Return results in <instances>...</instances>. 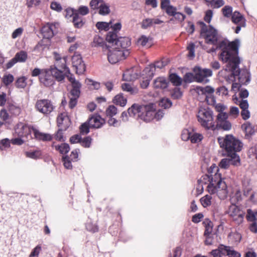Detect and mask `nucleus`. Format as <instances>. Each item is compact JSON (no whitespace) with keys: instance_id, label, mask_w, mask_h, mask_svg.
<instances>
[{"instance_id":"5fc2aeb1","label":"nucleus","mask_w":257,"mask_h":257,"mask_svg":"<svg viewBox=\"0 0 257 257\" xmlns=\"http://www.w3.org/2000/svg\"><path fill=\"white\" fill-rule=\"evenodd\" d=\"M230 165V161H229V159L227 158H224L222 159L219 164V166L221 168L224 169L228 168Z\"/></svg>"},{"instance_id":"338daca9","label":"nucleus","mask_w":257,"mask_h":257,"mask_svg":"<svg viewBox=\"0 0 257 257\" xmlns=\"http://www.w3.org/2000/svg\"><path fill=\"white\" fill-rule=\"evenodd\" d=\"M41 250V246L39 245H37L31 251L29 257H38Z\"/></svg>"},{"instance_id":"4be33fe9","label":"nucleus","mask_w":257,"mask_h":257,"mask_svg":"<svg viewBox=\"0 0 257 257\" xmlns=\"http://www.w3.org/2000/svg\"><path fill=\"white\" fill-rule=\"evenodd\" d=\"M226 246L220 244L217 249H213L209 252L211 257H221L222 254H225Z\"/></svg>"},{"instance_id":"49530a36","label":"nucleus","mask_w":257,"mask_h":257,"mask_svg":"<svg viewBox=\"0 0 257 257\" xmlns=\"http://www.w3.org/2000/svg\"><path fill=\"white\" fill-rule=\"evenodd\" d=\"M62 162L65 168L67 169H71L72 168V161L70 159L68 155L62 157Z\"/></svg>"},{"instance_id":"c03bdc74","label":"nucleus","mask_w":257,"mask_h":257,"mask_svg":"<svg viewBox=\"0 0 257 257\" xmlns=\"http://www.w3.org/2000/svg\"><path fill=\"white\" fill-rule=\"evenodd\" d=\"M172 105L171 101L168 98H162L159 102V105L165 109L170 108Z\"/></svg>"},{"instance_id":"3c124183","label":"nucleus","mask_w":257,"mask_h":257,"mask_svg":"<svg viewBox=\"0 0 257 257\" xmlns=\"http://www.w3.org/2000/svg\"><path fill=\"white\" fill-rule=\"evenodd\" d=\"M92 139L90 137L88 136L83 139H81L80 144L82 146L85 148H89L91 144Z\"/></svg>"},{"instance_id":"0e129e2a","label":"nucleus","mask_w":257,"mask_h":257,"mask_svg":"<svg viewBox=\"0 0 257 257\" xmlns=\"http://www.w3.org/2000/svg\"><path fill=\"white\" fill-rule=\"evenodd\" d=\"M9 110L11 113L15 115H19L21 112L20 108L14 105H10Z\"/></svg>"},{"instance_id":"a18cd8bd","label":"nucleus","mask_w":257,"mask_h":257,"mask_svg":"<svg viewBox=\"0 0 257 257\" xmlns=\"http://www.w3.org/2000/svg\"><path fill=\"white\" fill-rule=\"evenodd\" d=\"M117 112V108L113 105H109L106 110V115L109 117L113 116Z\"/></svg>"},{"instance_id":"2f4dec72","label":"nucleus","mask_w":257,"mask_h":257,"mask_svg":"<svg viewBox=\"0 0 257 257\" xmlns=\"http://www.w3.org/2000/svg\"><path fill=\"white\" fill-rule=\"evenodd\" d=\"M15 57L18 62H25L28 58V54L26 51H21L17 52Z\"/></svg>"},{"instance_id":"864d4df0","label":"nucleus","mask_w":257,"mask_h":257,"mask_svg":"<svg viewBox=\"0 0 257 257\" xmlns=\"http://www.w3.org/2000/svg\"><path fill=\"white\" fill-rule=\"evenodd\" d=\"M217 126L224 131H229L231 128V124L228 120L220 122V124L217 125Z\"/></svg>"},{"instance_id":"a211bd4d","label":"nucleus","mask_w":257,"mask_h":257,"mask_svg":"<svg viewBox=\"0 0 257 257\" xmlns=\"http://www.w3.org/2000/svg\"><path fill=\"white\" fill-rule=\"evenodd\" d=\"M71 12L73 15V23L75 28H80L84 25L85 22L83 18L78 15V13H74V9H71L67 11V12Z\"/></svg>"},{"instance_id":"4468645a","label":"nucleus","mask_w":257,"mask_h":257,"mask_svg":"<svg viewBox=\"0 0 257 257\" xmlns=\"http://www.w3.org/2000/svg\"><path fill=\"white\" fill-rule=\"evenodd\" d=\"M57 125L59 127H64L65 130L69 127L70 119L65 113H60L57 117Z\"/></svg>"},{"instance_id":"c85d7f7f","label":"nucleus","mask_w":257,"mask_h":257,"mask_svg":"<svg viewBox=\"0 0 257 257\" xmlns=\"http://www.w3.org/2000/svg\"><path fill=\"white\" fill-rule=\"evenodd\" d=\"M155 70L156 69L154 64H151L144 69L143 75L145 74L146 77L150 78V79H152L154 75Z\"/></svg>"},{"instance_id":"7c9ffc66","label":"nucleus","mask_w":257,"mask_h":257,"mask_svg":"<svg viewBox=\"0 0 257 257\" xmlns=\"http://www.w3.org/2000/svg\"><path fill=\"white\" fill-rule=\"evenodd\" d=\"M104 44L103 38L99 36L96 35L93 38L91 46L93 47H103Z\"/></svg>"},{"instance_id":"ea45409f","label":"nucleus","mask_w":257,"mask_h":257,"mask_svg":"<svg viewBox=\"0 0 257 257\" xmlns=\"http://www.w3.org/2000/svg\"><path fill=\"white\" fill-rule=\"evenodd\" d=\"M25 154L27 157L35 160L40 158L41 156V152L37 150L32 152H26Z\"/></svg>"},{"instance_id":"473e14b6","label":"nucleus","mask_w":257,"mask_h":257,"mask_svg":"<svg viewBox=\"0 0 257 257\" xmlns=\"http://www.w3.org/2000/svg\"><path fill=\"white\" fill-rule=\"evenodd\" d=\"M111 21H110L109 23L105 22H98L96 24V27L99 31H107L109 30L110 25L111 24Z\"/></svg>"},{"instance_id":"13d9d810","label":"nucleus","mask_w":257,"mask_h":257,"mask_svg":"<svg viewBox=\"0 0 257 257\" xmlns=\"http://www.w3.org/2000/svg\"><path fill=\"white\" fill-rule=\"evenodd\" d=\"M183 79L186 83L192 82L194 79L195 80L194 74L191 72L186 73L184 76Z\"/></svg>"},{"instance_id":"603ef678","label":"nucleus","mask_w":257,"mask_h":257,"mask_svg":"<svg viewBox=\"0 0 257 257\" xmlns=\"http://www.w3.org/2000/svg\"><path fill=\"white\" fill-rule=\"evenodd\" d=\"M223 15L226 18L232 16V8L229 6H225L222 10Z\"/></svg>"},{"instance_id":"bb28decb","label":"nucleus","mask_w":257,"mask_h":257,"mask_svg":"<svg viewBox=\"0 0 257 257\" xmlns=\"http://www.w3.org/2000/svg\"><path fill=\"white\" fill-rule=\"evenodd\" d=\"M138 74L131 70H127L123 74V79L126 81H134L138 78Z\"/></svg>"},{"instance_id":"b1692460","label":"nucleus","mask_w":257,"mask_h":257,"mask_svg":"<svg viewBox=\"0 0 257 257\" xmlns=\"http://www.w3.org/2000/svg\"><path fill=\"white\" fill-rule=\"evenodd\" d=\"M72 89L70 91L71 96H75L79 97L80 95V89L81 88V84L80 82L72 84Z\"/></svg>"},{"instance_id":"9d476101","label":"nucleus","mask_w":257,"mask_h":257,"mask_svg":"<svg viewBox=\"0 0 257 257\" xmlns=\"http://www.w3.org/2000/svg\"><path fill=\"white\" fill-rule=\"evenodd\" d=\"M154 105L153 104H150L145 107L144 112H142L141 114H139V117L145 122H150L154 119Z\"/></svg>"},{"instance_id":"f704fd0d","label":"nucleus","mask_w":257,"mask_h":257,"mask_svg":"<svg viewBox=\"0 0 257 257\" xmlns=\"http://www.w3.org/2000/svg\"><path fill=\"white\" fill-rule=\"evenodd\" d=\"M26 80L25 76L18 78L15 82L16 86L18 88H24L27 85Z\"/></svg>"},{"instance_id":"37998d69","label":"nucleus","mask_w":257,"mask_h":257,"mask_svg":"<svg viewBox=\"0 0 257 257\" xmlns=\"http://www.w3.org/2000/svg\"><path fill=\"white\" fill-rule=\"evenodd\" d=\"M227 156L231 158V159H229V161H230V165L236 166L239 165L240 158L239 156H238L236 153H235V155H232L231 154H230L227 155Z\"/></svg>"},{"instance_id":"dca6fc26","label":"nucleus","mask_w":257,"mask_h":257,"mask_svg":"<svg viewBox=\"0 0 257 257\" xmlns=\"http://www.w3.org/2000/svg\"><path fill=\"white\" fill-rule=\"evenodd\" d=\"M107 59L110 63H116L121 60L120 52L115 48L113 50H109L107 54Z\"/></svg>"},{"instance_id":"69168bd1","label":"nucleus","mask_w":257,"mask_h":257,"mask_svg":"<svg viewBox=\"0 0 257 257\" xmlns=\"http://www.w3.org/2000/svg\"><path fill=\"white\" fill-rule=\"evenodd\" d=\"M213 17V11L211 10H208L206 11L204 17V20L207 23L209 24L212 20Z\"/></svg>"},{"instance_id":"20e7f679","label":"nucleus","mask_w":257,"mask_h":257,"mask_svg":"<svg viewBox=\"0 0 257 257\" xmlns=\"http://www.w3.org/2000/svg\"><path fill=\"white\" fill-rule=\"evenodd\" d=\"M220 147L224 149L227 155H235V153L240 152L243 147L242 143L231 135H226L223 143H219Z\"/></svg>"},{"instance_id":"680f3d73","label":"nucleus","mask_w":257,"mask_h":257,"mask_svg":"<svg viewBox=\"0 0 257 257\" xmlns=\"http://www.w3.org/2000/svg\"><path fill=\"white\" fill-rule=\"evenodd\" d=\"M219 168L215 164H213L207 170L208 174L209 176H213V173L215 174L216 172L218 173Z\"/></svg>"},{"instance_id":"e2e57ef3","label":"nucleus","mask_w":257,"mask_h":257,"mask_svg":"<svg viewBox=\"0 0 257 257\" xmlns=\"http://www.w3.org/2000/svg\"><path fill=\"white\" fill-rule=\"evenodd\" d=\"M169 61L168 60H161V61H158L156 62V63L154 64V66H155V69L157 68L162 69L165 66H166Z\"/></svg>"},{"instance_id":"f257e3e1","label":"nucleus","mask_w":257,"mask_h":257,"mask_svg":"<svg viewBox=\"0 0 257 257\" xmlns=\"http://www.w3.org/2000/svg\"><path fill=\"white\" fill-rule=\"evenodd\" d=\"M200 27V35L205 40L206 44L217 45V48L221 52L220 57L227 63L225 70L231 72V76L234 78L237 76L240 83L247 85L250 81V75L247 71H241L239 68L240 63L238 56L239 40L237 39L229 42L226 39L220 40V35L217 30L212 25H207L202 21L197 22Z\"/></svg>"},{"instance_id":"58836bf2","label":"nucleus","mask_w":257,"mask_h":257,"mask_svg":"<svg viewBox=\"0 0 257 257\" xmlns=\"http://www.w3.org/2000/svg\"><path fill=\"white\" fill-rule=\"evenodd\" d=\"M203 139V136L199 133H191L190 141L192 143H197L202 141Z\"/></svg>"},{"instance_id":"72a5a7b5","label":"nucleus","mask_w":257,"mask_h":257,"mask_svg":"<svg viewBox=\"0 0 257 257\" xmlns=\"http://www.w3.org/2000/svg\"><path fill=\"white\" fill-rule=\"evenodd\" d=\"M98 14L102 16H105L109 14V6L106 4H101L99 7Z\"/></svg>"},{"instance_id":"c9c22d12","label":"nucleus","mask_w":257,"mask_h":257,"mask_svg":"<svg viewBox=\"0 0 257 257\" xmlns=\"http://www.w3.org/2000/svg\"><path fill=\"white\" fill-rule=\"evenodd\" d=\"M246 218L248 221L256 222L257 220V211H253L251 209H247Z\"/></svg>"},{"instance_id":"9b49d317","label":"nucleus","mask_w":257,"mask_h":257,"mask_svg":"<svg viewBox=\"0 0 257 257\" xmlns=\"http://www.w3.org/2000/svg\"><path fill=\"white\" fill-rule=\"evenodd\" d=\"M56 29V27L55 24L47 23L41 28V34L44 39L50 40L55 35Z\"/></svg>"},{"instance_id":"a878e982","label":"nucleus","mask_w":257,"mask_h":257,"mask_svg":"<svg viewBox=\"0 0 257 257\" xmlns=\"http://www.w3.org/2000/svg\"><path fill=\"white\" fill-rule=\"evenodd\" d=\"M231 20L235 24H241L242 22H245V20L243 16L238 11H235L231 16Z\"/></svg>"},{"instance_id":"f03ea898","label":"nucleus","mask_w":257,"mask_h":257,"mask_svg":"<svg viewBox=\"0 0 257 257\" xmlns=\"http://www.w3.org/2000/svg\"><path fill=\"white\" fill-rule=\"evenodd\" d=\"M198 184H207V190L210 194H217L221 199L225 198L227 194V185L221 178V175L217 172L213 176L205 174L198 180Z\"/></svg>"},{"instance_id":"052dcab7","label":"nucleus","mask_w":257,"mask_h":257,"mask_svg":"<svg viewBox=\"0 0 257 257\" xmlns=\"http://www.w3.org/2000/svg\"><path fill=\"white\" fill-rule=\"evenodd\" d=\"M11 140L9 139H4L0 141V149L3 150L10 147Z\"/></svg>"},{"instance_id":"423d86ee","label":"nucleus","mask_w":257,"mask_h":257,"mask_svg":"<svg viewBox=\"0 0 257 257\" xmlns=\"http://www.w3.org/2000/svg\"><path fill=\"white\" fill-rule=\"evenodd\" d=\"M193 71L195 80L198 83H208L209 80L207 78L212 75V71L210 69L202 68L200 66L194 67Z\"/></svg>"},{"instance_id":"412c9836","label":"nucleus","mask_w":257,"mask_h":257,"mask_svg":"<svg viewBox=\"0 0 257 257\" xmlns=\"http://www.w3.org/2000/svg\"><path fill=\"white\" fill-rule=\"evenodd\" d=\"M142 107L138 104H134L130 107L128 109V113L130 117H136L137 116L139 117V114H141L140 113L142 112Z\"/></svg>"},{"instance_id":"7ed1b4c3","label":"nucleus","mask_w":257,"mask_h":257,"mask_svg":"<svg viewBox=\"0 0 257 257\" xmlns=\"http://www.w3.org/2000/svg\"><path fill=\"white\" fill-rule=\"evenodd\" d=\"M65 78V75L63 71L59 69L56 66H51L49 68L43 69L42 73L39 81L46 87L53 86L55 80L58 82H62Z\"/></svg>"},{"instance_id":"39448f33","label":"nucleus","mask_w":257,"mask_h":257,"mask_svg":"<svg viewBox=\"0 0 257 257\" xmlns=\"http://www.w3.org/2000/svg\"><path fill=\"white\" fill-rule=\"evenodd\" d=\"M213 116V111L209 108L200 109L197 115L198 122L206 130H213L214 128Z\"/></svg>"},{"instance_id":"4c0bfd02","label":"nucleus","mask_w":257,"mask_h":257,"mask_svg":"<svg viewBox=\"0 0 257 257\" xmlns=\"http://www.w3.org/2000/svg\"><path fill=\"white\" fill-rule=\"evenodd\" d=\"M90 125L88 120L82 123L79 127L80 134L82 135H86L89 132Z\"/></svg>"},{"instance_id":"aec40b11","label":"nucleus","mask_w":257,"mask_h":257,"mask_svg":"<svg viewBox=\"0 0 257 257\" xmlns=\"http://www.w3.org/2000/svg\"><path fill=\"white\" fill-rule=\"evenodd\" d=\"M168 86V81L165 77H159L154 81V87L156 89H165Z\"/></svg>"},{"instance_id":"393cba45","label":"nucleus","mask_w":257,"mask_h":257,"mask_svg":"<svg viewBox=\"0 0 257 257\" xmlns=\"http://www.w3.org/2000/svg\"><path fill=\"white\" fill-rule=\"evenodd\" d=\"M52 147L55 148L56 150L58 151L61 154H66L70 151L69 145L67 143H63L58 145H54L53 144Z\"/></svg>"},{"instance_id":"2eb2a0df","label":"nucleus","mask_w":257,"mask_h":257,"mask_svg":"<svg viewBox=\"0 0 257 257\" xmlns=\"http://www.w3.org/2000/svg\"><path fill=\"white\" fill-rule=\"evenodd\" d=\"M131 45V39L126 37H119L115 42V46H116L115 49L117 50H121L126 49L130 47Z\"/></svg>"},{"instance_id":"8fccbe9b","label":"nucleus","mask_w":257,"mask_h":257,"mask_svg":"<svg viewBox=\"0 0 257 257\" xmlns=\"http://www.w3.org/2000/svg\"><path fill=\"white\" fill-rule=\"evenodd\" d=\"M228 117V114L226 112L218 113L216 118L217 125L220 124V122L227 120Z\"/></svg>"},{"instance_id":"0eeeda50","label":"nucleus","mask_w":257,"mask_h":257,"mask_svg":"<svg viewBox=\"0 0 257 257\" xmlns=\"http://www.w3.org/2000/svg\"><path fill=\"white\" fill-rule=\"evenodd\" d=\"M35 107L39 112L45 115L49 114L55 108L51 101L47 99L38 100Z\"/></svg>"},{"instance_id":"79ce46f5","label":"nucleus","mask_w":257,"mask_h":257,"mask_svg":"<svg viewBox=\"0 0 257 257\" xmlns=\"http://www.w3.org/2000/svg\"><path fill=\"white\" fill-rule=\"evenodd\" d=\"M225 254L227 255H228L229 257H240L241 255L240 254L233 250L232 249L231 247L230 246H226V248L225 249Z\"/></svg>"},{"instance_id":"6ab92c4d","label":"nucleus","mask_w":257,"mask_h":257,"mask_svg":"<svg viewBox=\"0 0 257 257\" xmlns=\"http://www.w3.org/2000/svg\"><path fill=\"white\" fill-rule=\"evenodd\" d=\"M195 90L199 95H204L205 97L213 94L214 92V88L210 86H206L204 87L197 86Z\"/></svg>"},{"instance_id":"6e6552de","label":"nucleus","mask_w":257,"mask_h":257,"mask_svg":"<svg viewBox=\"0 0 257 257\" xmlns=\"http://www.w3.org/2000/svg\"><path fill=\"white\" fill-rule=\"evenodd\" d=\"M227 213L236 224L239 225L243 222L245 213L235 204H232L229 206Z\"/></svg>"},{"instance_id":"e433bc0d","label":"nucleus","mask_w":257,"mask_h":257,"mask_svg":"<svg viewBox=\"0 0 257 257\" xmlns=\"http://www.w3.org/2000/svg\"><path fill=\"white\" fill-rule=\"evenodd\" d=\"M224 2L223 0H211L207 6L213 9H217L223 6Z\"/></svg>"},{"instance_id":"f3484780","label":"nucleus","mask_w":257,"mask_h":257,"mask_svg":"<svg viewBox=\"0 0 257 257\" xmlns=\"http://www.w3.org/2000/svg\"><path fill=\"white\" fill-rule=\"evenodd\" d=\"M88 121L91 127L95 128L101 127L104 122V120L101 118L100 115L92 116L89 118Z\"/></svg>"},{"instance_id":"774afa93","label":"nucleus","mask_w":257,"mask_h":257,"mask_svg":"<svg viewBox=\"0 0 257 257\" xmlns=\"http://www.w3.org/2000/svg\"><path fill=\"white\" fill-rule=\"evenodd\" d=\"M107 122L109 125L114 127H117L120 125V122L113 118V116L109 117Z\"/></svg>"},{"instance_id":"ddd939ff","label":"nucleus","mask_w":257,"mask_h":257,"mask_svg":"<svg viewBox=\"0 0 257 257\" xmlns=\"http://www.w3.org/2000/svg\"><path fill=\"white\" fill-rule=\"evenodd\" d=\"M241 128L245 133L244 139L250 141L255 134L254 126L250 122L247 121L241 125Z\"/></svg>"},{"instance_id":"f8f14e48","label":"nucleus","mask_w":257,"mask_h":257,"mask_svg":"<svg viewBox=\"0 0 257 257\" xmlns=\"http://www.w3.org/2000/svg\"><path fill=\"white\" fill-rule=\"evenodd\" d=\"M72 62L73 66L75 68L77 71H79L80 73L85 71V66L80 54L75 53L72 57Z\"/></svg>"},{"instance_id":"bf43d9fd","label":"nucleus","mask_w":257,"mask_h":257,"mask_svg":"<svg viewBox=\"0 0 257 257\" xmlns=\"http://www.w3.org/2000/svg\"><path fill=\"white\" fill-rule=\"evenodd\" d=\"M79 153V149H75L71 152L69 158L73 162H76L78 160V154Z\"/></svg>"},{"instance_id":"5701e85b","label":"nucleus","mask_w":257,"mask_h":257,"mask_svg":"<svg viewBox=\"0 0 257 257\" xmlns=\"http://www.w3.org/2000/svg\"><path fill=\"white\" fill-rule=\"evenodd\" d=\"M113 102L116 105H120V106H124L127 102V99L124 97L122 93H119L114 97L113 99Z\"/></svg>"},{"instance_id":"1a4fd4ad","label":"nucleus","mask_w":257,"mask_h":257,"mask_svg":"<svg viewBox=\"0 0 257 257\" xmlns=\"http://www.w3.org/2000/svg\"><path fill=\"white\" fill-rule=\"evenodd\" d=\"M22 129L28 131L30 134L33 133L35 138L39 141H50L52 139V137L50 134L41 133L31 125H23Z\"/></svg>"},{"instance_id":"09e8293b","label":"nucleus","mask_w":257,"mask_h":257,"mask_svg":"<svg viewBox=\"0 0 257 257\" xmlns=\"http://www.w3.org/2000/svg\"><path fill=\"white\" fill-rule=\"evenodd\" d=\"M89 13V9L86 6H81L79 7L77 10H74V13H78V15L85 16Z\"/></svg>"},{"instance_id":"a19ab883","label":"nucleus","mask_w":257,"mask_h":257,"mask_svg":"<svg viewBox=\"0 0 257 257\" xmlns=\"http://www.w3.org/2000/svg\"><path fill=\"white\" fill-rule=\"evenodd\" d=\"M212 197L210 195H206L200 199V202L204 207L211 205Z\"/></svg>"},{"instance_id":"4d7b16f0","label":"nucleus","mask_w":257,"mask_h":257,"mask_svg":"<svg viewBox=\"0 0 257 257\" xmlns=\"http://www.w3.org/2000/svg\"><path fill=\"white\" fill-rule=\"evenodd\" d=\"M191 132L187 129H185L182 131L181 134V138L183 141H187L189 140H190Z\"/></svg>"},{"instance_id":"c756f323","label":"nucleus","mask_w":257,"mask_h":257,"mask_svg":"<svg viewBox=\"0 0 257 257\" xmlns=\"http://www.w3.org/2000/svg\"><path fill=\"white\" fill-rule=\"evenodd\" d=\"M119 38L115 32H109L106 37V40L109 43L114 44L115 45V42Z\"/></svg>"},{"instance_id":"cd10ccee","label":"nucleus","mask_w":257,"mask_h":257,"mask_svg":"<svg viewBox=\"0 0 257 257\" xmlns=\"http://www.w3.org/2000/svg\"><path fill=\"white\" fill-rule=\"evenodd\" d=\"M170 82L175 86H179L182 84V79L176 73H172L169 75Z\"/></svg>"},{"instance_id":"de8ad7c7","label":"nucleus","mask_w":257,"mask_h":257,"mask_svg":"<svg viewBox=\"0 0 257 257\" xmlns=\"http://www.w3.org/2000/svg\"><path fill=\"white\" fill-rule=\"evenodd\" d=\"M86 228L88 231L93 233L98 231V226L96 224L92 223L91 221L87 222L86 223Z\"/></svg>"},{"instance_id":"6e6d98bb","label":"nucleus","mask_w":257,"mask_h":257,"mask_svg":"<svg viewBox=\"0 0 257 257\" xmlns=\"http://www.w3.org/2000/svg\"><path fill=\"white\" fill-rule=\"evenodd\" d=\"M142 28L144 29H147V28L152 27V19L147 18L143 20L142 22Z\"/></svg>"}]
</instances>
